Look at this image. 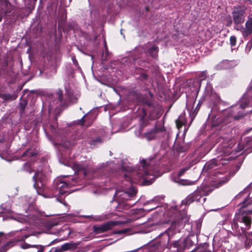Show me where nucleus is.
<instances>
[{"mask_svg":"<svg viewBox=\"0 0 252 252\" xmlns=\"http://www.w3.org/2000/svg\"><path fill=\"white\" fill-rule=\"evenodd\" d=\"M8 244L9 245H12V244H13V242H9V243H8Z\"/></svg>","mask_w":252,"mask_h":252,"instance_id":"8fccbe9b","label":"nucleus"},{"mask_svg":"<svg viewBox=\"0 0 252 252\" xmlns=\"http://www.w3.org/2000/svg\"><path fill=\"white\" fill-rule=\"evenodd\" d=\"M200 80L202 81L205 80L207 77V72L206 71L201 72L199 75Z\"/></svg>","mask_w":252,"mask_h":252,"instance_id":"e433bc0d","label":"nucleus"},{"mask_svg":"<svg viewBox=\"0 0 252 252\" xmlns=\"http://www.w3.org/2000/svg\"><path fill=\"white\" fill-rule=\"evenodd\" d=\"M71 244H70L69 243H65L61 246V247L60 248V251L61 252H64V251H65L66 250H68L71 249Z\"/></svg>","mask_w":252,"mask_h":252,"instance_id":"c85d7f7f","label":"nucleus"},{"mask_svg":"<svg viewBox=\"0 0 252 252\" xmlns=\"http://www.w3.org/2000/svg\"><path fill=\"white\" fill-rule=\"evenodd\" d=\"M186 107H187V110L188 111H189L190 107H189V104L188 103L187 104Z\"/></svg>","mask_w":252,"mask_h":252,"instance_id":"09e8293b","label":"nucleus"},{"mask_svg":"<svg viewBox=\"0 0 252 252\" xmlns=\"http://www.w3.org/2000/svg\"><path fill=\"white\" fill-rule=\"evenodd\" d=\"M165 130L163 127L155 126L154 127L145 132L144 137L148 141L154 139L158 133Z\"/></svg>","mask_w":252,"mask_h":252,"instance_id":"ddd939ff","label":"nucleus"},{"mask_svg":"<svg viewBox=\"0 0 252 252\" xmlns=\"http://www.w3.org/2000/svg\"><path fill=\"white\" fill-rule=\"evenodd\" d=\"M17 97V95L13 94H0V98L4 101H12L15 100Z\"/></svg>","mask_w":252,"mask_h":252,"instance_id":"6ab92c4d","label":"nucleus"},{"mask_svg":"<svg viewBox=\"0 0 252 252\" xmlns=\"http://www.w3.org/2000/svg\"><path fill=\"white\" fill-rule=\"evenodd\" d=\"M158 47L155 46H153L149 48L147 50V53L152 57L156 58L158 57Z\"/></svg>","mask_w":252,"mask_h":252,"instance_id":"412c9836","label":"nucleus"},{"mask_svg":"<svg viewBox=\"0 0 252 252\" xmlns=\"http://www.w3.org/2000/svg\"><path fill=\"white\" fill-rule=\"evenodd\" d=\"M197 112H198V111L196 110V108L194 110V111L192 113L190 112L189 116L191 118V122H192V121L194 119V117L196 115Z\"/></svg>","mask_w":252,"mask_h":252,"instance_id":"c9c22d12","label":"nucleus"},{"mask_svg":"<svg viewBox=\"0 0 252 252\" xmlns=\"http://www.w3.org/2000/svg\"><path fill=\"white\" fill-rule=\"evenodd\" d=\"M122 169L123 171H126V172L123 174L124 177V180L128 182L129 184L130 183H137L138 180H137V177L136 176V174L134 173V171L136 170V168L135 169H132L131 167H127L126 168L125 166H122Z\"/></svg>","mask_w":252,"mask_h":252,"instance_id":"9d476101","label":"nucleus"},{"mask_svg":"<svg viewBox=\"0 0 252 252\" xmlns=\"http://www.w3.org/2000/svg\"><path fill=\"white\" fill-rule=\"evenodd\" d=\"M207 248V245L203 244L199 245L196 249L193 250V252H204Z\"/></svg>","mask_w":252,"mask_h":252,"instance_id":"b1692460","label":"nucleus"},{"mask_svg":"<svg viewBox=\"0 0 252 252\" xmlns=\"http://www.w3.org/2000/svg\"><path fill=\"white\" fill-rule=\"evenodd\" d=\"M72 61H73V63H74L75 64L76 63H77V60H76L75 59L73 58V59H72Z\"/></svg>","mask_w":252,"mask_h":252,"instance_id":"de8ad7c7","label":"nucleus"},{"mask_svg":"<svg viewBox=\"0 0 252 252\" xmlns=\"http://www.w3.org/2000/svg\"><path fill=\"white\" fill-rule=\"evenodd\" d=\"M127 232V230L126 229H123L120 230H116L115 231V234H125Z\"/></svg>","mask_w":252,"mask_h":252,"instance_id":"4c0bfd02","label":"nucleus"},{"mask_svg":"<svg viewBox=\"0 0 252 252\" xmlns=\"http://www.w3.org/2000/svg\"><path fill=\"white\" fill-rule=\"evenodd\" d=\"M225 21H226V26L227 27H230L232 25V23L233 22V21L232 20L230 16L226 17Z\"/></svg>","mask_w":252,"mask_h":252,"instance_id":"72a5a7b5","label":"nucleus"},{"mask_svg":"<svg viewBox=\"0 0 252 252\" xmlns=\"http://www.w3.org/2000/svg\"><path fill=\"white\" fill-rule=\"evenodd\" d=\"M161 158V157H158V154H156L154 157L149 158L150 161L149 162L145 159L141 160L140 165L134 172L136 174L137 180L139 181L143 179V185H149L152 184L156 178L155 172L150 170L152 161H159Z\"/></svg>","mask_w":252,"mask_h":252,"instance_id":"f257e3e1","label":"nucleus"},{"mask_svg":"<svg viewBox=\"0 0 252 252\" xmlns=\"http://www.w3.org/2000/svg\"><path fill=\"white\" fill-rule=\"evenodd\" d=\"M33 155L31 153L29 149H28L27 151H26L22 155V157H24L26 156H31Z\"/></svg>","mask_w":252,"mask_h":252,"instance_id":"58836bf2","label":"nucleus"},{"mask_svg":"<svg viewBox=\"0 0 252 252\" xmlns=\"http://www.w3.org/2000/svg\"><path fill=\"white\" fill-rule=\"evenodd\" d=\"M86 115H84L80 120L78 121V124L80 125H83L84 123V118Z\"/></svg>","mask_w":252,"mask_h":252,"instance_id":"ea45409f","label":"nucleus"},{"mask_svg":"<svg viewBox=\"0 0 252 252\" xmlns=\"http://www.w3.org/2000/svg\"><path fill=\"white\" fill-rule=\"evenodd\" d=\"M118 223L117 221H108L104 224L94 226V231L96 234L104 232L115 226Z\"/></svg>","mask_w":252,"mask_h":252,"instance_id":"4468645a","label":"nucleus"},{"mask_svg":"<svg viewBox=\"0 0 252 252\" xmlns=\"http://www.w3.org/2000/svg\"><path fill=\"white\" fill-rule=\"evenodd\" d=\"M104 141V139L100 137H97L95 139H93L90 142L91 146H95L102 143Z\"/></svg>","mask_w":252,"mask_h":252,"instance_id":"393cba45","label":"nucleus"},{"mask_svg":"<svg viewBox=\"0 0 252 252\" xmlns=\"http://www.w3.org/2000/svg\"><path fill=\"white\" fill-rule=\"evenodd\" d=\"M179 184L184 186H189L194 184L195 182L189 181L188 180H181L179 182Z\"/></svg>","mask_w":252,"mask_h":252,"instance_id":"a878e982","label":"nucleus"},{"mask_svg":"<svg viewBox=\"0 0 252 252\" xmlns=\"http://www.w3.org/2000/svg\"><path fill=\"white\" fill-rule=\"evenodd\" d=\"M64 231H65L66 232V236H65V237L64 238V240L66 239L68 237V236L70 234V231H69V230L68 229H65L64 230Z\"/></svg>","mask_w":252,"mask_h":252,"instance_id":"79ce46f5","label":"nucleus"},{"mask_svg":"<svg viewBox=\"0 0 252 252\" xmlns=\"http://www.w3.org/2000/svg\"><path fill=\"white\" fill-rule=\"evenodd\" d=\"M10 5L8 0H0V8L3 10L5 13L7 12L6 8Z\"/></svg>","mask_w":252,"mask_h":252,"instance_id":"4be33fe9","label":"nucleus"},{"mask_svg":"<svg viewBox=\"0 0 252 252\" xmlns=\"http://www.w3.org/2000/svg\"><path fill=\"white\" fill-rule=\"evenodd\" d=\"M251 103L252 104V81L251 82L246 94L242 98L240 107L242 109H245Z\"/></svg>","mask_w":252,"mask_h":252,"instance_id":"f8f14e48","label":"nucleus"},{"mask_svg":"<svg viewBox=\"0 0 252 252\" xmlns=\"http://www.w3.org/2000/svg\"><path fill=\"white\" fill-rule=\"evenodd\" d=\"M142 77L144 79H146L148 77V76L146 74H143L142 75Z\"/></svg>","mask_w":252,"mask_h":252,"instance_id":"49530a36","label":"nucleus"},{"mask_svg":"<svg viewBox=\"0 0 252 252\" xmlns=\"http://www.w3.org/2000/svg\"><path fill=\"white\" fill-rule=\"evenodd\" d=\"M252 218L247 212H240L236 214L234 218L232 226L239 233H245L246 243L248 245H252V232L245 233V230L251 226Z\"/></svg>","mask_w":252,"mask_h":252,"instance_id":"f03ea898","label":"nucleus"},{"mask_svg":"<svg viewBox=\"0 0 252 252\" xmlns=\"http://www.w3.org/2000/svg\"><path fill=\"white\" fill-rule=\"evenodd\" d=\"M118 203V205L117 207V209L118 211H123L124 210H127L132 206L131 205L127 204L124 201Z\"/></svg>","mask_w":252,"mask_h":252,"instance_id":"aec40b11","label":"nucleus"},{"mask_svg":"<svg viewBox=\"0 0 252 252\" xmlns=\"http://www.w3.org/2000/svg\"><path fill=\"white\" fill-rule=\"evenodd\" d=\"M171 234H173V232L171 228H168L158 236L155 244L156 250L158 252H161L167 248Z\"/></svg>","mask_w":252,"mask_h":252,"instance_id":"39448f33","label":"nucleus"},{"mask_svg":"<svg viewBox=\"0 0 252 252\" xmlns=\"http://www.w3.org/2000/svg\"><path fill=\"white\" fill-rule=\"evenodd\" d=\"M235 29H236L237 30H239V28H235Z\"/></svg>","mask_w":252,"mask_h":252,"instance_id":"603ef678","label":"nucleus"},{"mask_svg":"<svg viewBox=\"0 0 252 252\" xmlns=\"http://www.w3.org/2000/svg\"><path fill=\"white\" fill-rule=\"evenodd\" d=\"M216 166H217V165L215 163V161H212L211 163H206L205 165H204V168H207V169H212Z\"/></svg>","mask_w":252,"mask_h":252,"instance_id":"7c9ffc66","label":"nucleus"},{"mask_svg":"<svg viewBox=\"0 0 252 252\" xmlns=\"http://www.w3.org/2000/svg\"><path fill=\"white\" fill-rule=\"evenodd\" d=\"M173 246L174 248H177L179 251H181L184 248L180 242L178 241H175L173 244Z\"/></svg>","mask_w":252,"mask_h":252,"instance_id":"473e14b6","label":"nucleus"},{"mask_svg":"<svg viewBox=\"0 0 252 252\" xmlns=\"http://www.w3.org/2000/svg\"><path fill=\"white\" fill-rule=\"evenodd\" d=\"M68 166H70L75 173L82 172L84 177L87 176L89 171V163L87 161L80 163L72 162L68 163Z\"/></svg>","mask_w":252,"mask_h":252,"instance_id":"1a4fd4ad","label":"nucleus"},{"mask_svg":"<svg viewBox=\"0 0 252 252\" xmlns=\"http://www.w3.org/2000/svg\"><path fill=\"white\" fill-rule=\"evenodd\" d=\"M242 34L245 36H248L252 33V18L249 19L245 24V29L242 28Z\"/></svg>","mask_w":252,"mask_h":252,"instance_id":"dca6fc26","label":"nucleus"},{"mask_svg":"<svg viewBox=\"0 0 252 252\" xmlns=\"http://www.w3.org/2000/svg\"><path fill=\"white\" fill-rule=\"evenodd\" d=\"M28 105V101L27 99L21 98L19 103L18 107L19 109V113L21 115H23L25 113V110Z\"/></svg>","mask_w":252,"mask_h":252,"instance_id":"a211bd4d","label":"nucleus"},{"mask_svg":"<svg viewBox=\"0 0 252 252\" xmlns=\"http://www.w3.org/2000/svg\"><path fill=\"white\" fill-rule=\"evenodd\" d=\"M187 122V120L185 117V113L182 112L179 116L178 119L176 121L177 127L180 129L183 125Z\"/></svg>","mask_w":252,"mask_h":252,"instance_id":"f3484780","label":"nucleus"},{"mask_svg":"<svg viewBox=\"0 0 252 252\" xmlns=\"http://www.w3.org/2000/svg\"><path fill=\"white\" fill-rule=\"evenodd\" d=\"M204 97L205 99L211 102H214L218 98V95L213 91L212 86L209 83H207L206 86Z\"/></svg>","mask_w":252,"mask_h":252,"instance_id":"9b49d317","label":"nucleus"},{"mask_svg":"<svg viewBox=\"0 0 252 252\" xmlns=\"http://www.w3.org/2000/svg\"><path fill=\"white\" fill-rule=\"evenodd\" d=\"M77 184V180L71 178V180H65L63 178H57L53 184L54 191L53 196H57V200L66 205L65 203H63L59 199V195H61L67 192V189L72 186H76Z\"/></svg>","mask_w":252,"mask_h":252,"instance_id":"7ed1b4c3","label":"nucleus"},{"mask_svg":"<svg viewBox=\"0 0 252 252\" xmlns=\"http://www.w3.org/2000/svg\"><path fill=\"white\" fill-rule=\"evenodd\" d=\"M149 204H153V205L152 206V207L150 208H145V210H147V211H151V210H153L155 209H156L157 207H158V205H157V202L155 201V199H152L151 200H150V201H147V202L146 203H145L144 204L145 206L146 207L147 205Z\"/></svg>","mask_w":252,"mask_h":252,"instance_id":"5701e85b","label":"nucleus"},{"mask_svg":"<svg viewBox=\"0 0 252 252\" xmlns=\"http://www.w3.org/2000/svg\"><path fill=\"white\" fill-rule=\"evenodd\" d=\"M31 172H32V171H31V170H30V171H29V173H31Z\"/></svg>","mask_w":252,"mask_h":252,"instance_id":"864d4df0","label":"nucleus"},{"mask_svg":"<svg viewBox=\"0 0 252 252\" xmlns=\"http://www.w3.org/2000/svg\"><path fill=\"white\" fill-rule=\"evenodd\" d=\"M209 193L208 187L205 186L198 187L193 193L189 194L183 201V203L185 205H189L193 201L204 203L206 200V198H204L202 199V201L201 200V199L203 196L207 195Z\"/></svg>","mask_w":252,"mask_h":252,"instance_id":"20e7f679","label":"nucleus"},{"mask_svg":"<svg viewBox=\"0 0 252 252\" xmlns=\"http://www.w3.org/2000/svg\"><path fill=\"white\" fill-rule=\"evenodd\" d=\"M226 182H227V181H222L220 182V183L224 184V183H226Z\"/></svg>","mask_w":252,"mask_h":252,"instance_id":"3c124183","label":"nucleus"},{"mask_svg":"<svg viewBox=\"0 0 252 252\" xmlns=\"http://www.w3.org/2000/svg\"><path fill=\"white\" fill-rule=\"evenodd\" d=\"M136 192L135 189L131 187L127 189L117 190L114 197L118 202H120L131 199L135 196Z\"/></svg>","mask_w":252,"mask_h":252,"instance_id":"423d86ee","label":"nucleus"},{"mask_svg":"<svg viewBox=\"0 0 252 252\" xmlns=\"http://www.w3.org/2000/svg\"><path fill=\"white\" fill-rule=\"evenodd\" d=\"M244 116L243 115H238L237 116H234V118L235 119V120H239V119H240L241 118L243 117Z\"/></svg>","mask_w":252,"mask_h":252,"instance_id":"c03bdc74","label":"nucleus"},{"mask_svg":"<svg viewBox=\"0 0 252 252\" xmlns=\"http://www.w3.org/2000/svg\"><path fill=\"white\" fill-rule=\"evenodd\" d=\"M243 3H249V4H251V0H240Z\"/></svg>","mask_w":252,"mask_h":252,"instance_id":"37998d69","label":"nucleus"},{"mask_svg":"<svg viewBox=\"0 0 252 252\" xmlns=\"http://www.w3.org/2000/svg\"><path fill=\"white\" fill-rule=\"evenodd\" d=\"M63 91L61 89H59L57 92V95H58V100L60 101V104L63 103Z\"/></svg>","mask_w":252,"mask_h":252,"instance_id":"cd10ccee","label":"nucleus"},{"mask_svg":"<svg viewBox=\"0 0 252 252\" xmlns=\"http://www.w3.org/2000/svg\"><path fill=\"white\" fill-rule=\"evenodd\" d=\"M191 243H192V242H191V240L190 239L187 238V239H185L184 240V242H183V243L184 249L188 248L189 247V246L188 245L189 244H190L191 245H192V244H191Z\"/></svg>","mask_w":252,"mask_h":252,"instance_id":"c756f323","label":"nucleus"},{"mask_svg":"<svg viewBox=\"0 0 252 252\" xmlns=\"http://www.w3.org/2000/svg\"><path fill=\"white\" fill-rule=\"evenodd\" d=\"M190 167V166H188L182 168L178 173V176L181 177L183 176L184 173L188 171Z\"/></svg>","mask_w":252,"mask_h":252,"instance_id":"2f4dec72","label":"nucleus"},{"mask_svg":"<svg viewBox=\"0 0 252 252\" xmlns=\"http://www.w3.org/2000/svg\"><path fill=\"white\" fill-rule=\"evenodd\" d=\"M34 182L33 186L37 190L38 189H43L45 186L47 177L42 171H37L35 172L32 177Z\"/></svg>","mask_w":252,"mask_h":252,"instance_id":"6e6552de","label":"nucleus"},{"mask_svg":"<svg viewBox=\"0 0 252 252\" xmlns=\"http://www.w3.org/2000/svg\"><path fill=\"white\" fill-rule=\"evenodd\" d=\"M110 218V215L105 214L100 216H96L94 218L95 220H103Z\"/></svg>","mask_w":252,"mask_h":252,"instance_id":"bb28decb","label":"nucleus"},{"mask_svg":"<svg viewBox=\"0 0 252 252\" xmlns=\"http://www.w3.org/2000/svg\"><path fill=\"white\" fill-rule=\"evenodd\" d=\"M247 7L244 5H238L234 7L232 12V18L234 23L238 26L245 21V14Z\"/></svg>","mask_w":252,"mask_h":252,"instance_id":"0eeeda50","label":"nucleus"},{"mask_svg":"<svg viewBox=\"0 0 252 252\" xmlns=\"http://www.w3.org/2000/svg\"><path fill=\"white\" fill-rule=\"evenodd\" d=\"M144 50V49L143 47H139L138 48H137L136 49V50H135V52H137V51H142ZM144 51H145V50H144Z\"/></svg>","mask_w":252,"mask_h":252,"instance_id":"a18cd8bd","label":"nucleus"},{"mask_svg":"<svg viewBox=\"0 0 252 252\" xmlns=\"http://www.w3.org/2000/svg\"><path fill=\"white\" fill-rule=\"evenodd\" d=\"M236 43V38L235 36H231L230 37V43L231 46H234Z\"/></svg>","mask_w":252,"mask_h":252,"instance_id":"f704fd0d","label":"nucleus"},{"mask_svg":"<svg viewBox=\"0 0 252 252\" xmlns=\"http://www.w3.org/2000/svg\"><path fill=\"white\" fill-rule=\"evenodd\" d=\"M50 129H51V131L53 133H54L56 132V127L55 126H54L53 125H51L50 126Z\"/></svg>","mask_w":252,"mask_h":252,"instance_id":"a19ab883","label":"nucleus"},{"mask_svg":"<svg viewBox=\"0 0 252 252\" xmlns=\"http://www.w3.org/2000/svg\"><path fill=\"white\" fill-rule=\"evenodd\" d=\"M22 248L25 249H29L27 252H42L44 247L39 245H31L25 243L22 245Z\"/></svg>","mask_w":252,"mask_h":252,"instance_id":"2eb2a0df","label":"nucleus"}]
</instances>
